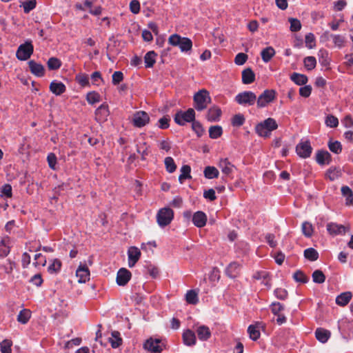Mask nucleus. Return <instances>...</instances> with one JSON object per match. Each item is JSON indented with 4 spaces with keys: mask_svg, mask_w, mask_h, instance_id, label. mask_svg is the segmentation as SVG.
Masks as SVG:
<instances>
[{
    "mask_svg": "<svg viewBox=\"0 0 353 353\" xmlns=\"http://www.w3.org/2000/svg\"><path fill=\"white\" fill-rule=\"evenodd\" d=\"M211 101L210 92L205 89L200 90L193 97L194 109L197 111H202L207 108L208 104L210 103Z\"/></svg>",
    "mask_w": 353,
    "mask_h": 353,
    "instance_id": "1",
    "label": "nucleus"
},
{
    "mask_svg": "<svg viewBox=\"0 0 353 353\" xmlns=\"http://www.w3.org/2000/svg\"><path fill=\"white\" fill-rule=\"evenodd\" d=\"M196 119V112L194 108H188L185 111L179 110L174 116V122L180 125L184 126L186 123H192Z\"/></svg>",
    "mask_w": 353,
    "mask_h": 353,
    "instance_id": "2",
    "label": "nucleus"
},
{
    "mask_svg": "<svg viewBox=\"0 0 353 353\" xmlns=\"http://www.w3.org/2000/svg\"><path fill=\"white\" fill-rule=\"evenodd\" d=\"M173 219L174 211L169 207L160 209L157 214V223L161 228L168 225Z\"/></svg>",
    "mask_w": 353,
    "mask_h": 353,
    "instance_id": "3",
    "label": "nucleus"
},
{
    "mask_svg": "<svg viewBox=\"0 0 353 353\" xmlns=\"http://www.w3.org/2000/svg\"><path fill=\"white\" fill-rule=\"evenodd\" d=\"M34 52V46L31 40H27L21 44L17 50L16 57L20 61H26Z\"/></svg>",
    "mask_w": 353,
    "mask_h": 353,
    "instance_id": "4",
    "label": "nucleus"
},
{
    "mask_svg": "<svg viewBox=\"0 0 353 353\" xmlns=\"http://www.w3.org/2000/svg\"><path fill=\"white\" fill-rule=\"evenodd\" d=\"M165 345L161 343L159 339H153L152 337L147 339L143 343V348L151 353H161Z\"/></svg>",
    "mask_w": 353,
    "mask_h": 353,
    "instance_id": "5",
    "label": "nucleus"
},
{
    "mask_svg": "<svg viewBox=\"0 0 353 353\" xmlns=\"http://www.w3.org/2000/svg\"><path fill=\"white\" fill-rule=\"evenodd\" d=\"M150 121L149 114L145 111L139 110L134 113L132 123L134 127L141 128L149 123Z\"/></svg>",
    "mask_w": 353,
    "mask_h": 353,
    "instance_id": "6",
    "label": "nucleus"
},
{
    "mask_svg": "<svg viewBox=\"0 0 353 353\" xmlns=\"http://www.w3.org/2000/svg\"><path fill=\"white\" fill-rule=\"evenodd\" d=\"M256 99V94L251 91L240 92L235 97V101L240 105H254Z\"/></svg>",
    "mask_w": 353,
    "mask_h": 353,
    "instance_id": "7",
    "label": "nucleus"
},
{
    "mask_svg": "<svg viewBox=\"0 0 353 353\" xmlns=\"http://www.w3.org/2000/svg\"><path fill=\"white\" fill-rule=\"evenodd\" d=\"M312 151L310 143L308 141L300 142L296 147V152L297 154L303 159L310 157Z\"/></svg>",
    "mask_w": 353,
    "mask_h": 353,
    "instance_id": "8",
    "label": "nucleus"
},
{
    "mask_svg": "<svg viewBox=\"0 0 353 353\" xmlns=\"http://www.w3.org/2000/svg\"><path fill=\"white\" fill-rule=\"evenodd\" d=\"M265 332V324L263 322H257L254 325H250L248 332L250 339L256 341L261 336L260 330Z\"/></svg>",
    "mask_w": 353,
    "mask_h": 353,
    "instance_id": "9",
    "label": "nucleus"
},
{
    "mask_svg": "<svg viewBox=\"0 0 353 353\" xmlns=\"http://www.w3.org/2000/svg\"><path fill=\"white\" fill-rule=\"evenodd\" d=\"M132 277V273L125 268L119 270L117 274L116 282L119 286H125Z\"/></svg>",
    "mask_w": 353,
    "mask_h": 353,
    "instance_id": "10",
    "label": "nucleus"
},
{
    "mask_svg": "<svg viewBox=\"0 0 353 353\" xmlns=\"http://www.w3.org/2000/svg\"><path fill=\"white\" fill-rule=\"evenodd\" d=\"M221 115V109L218 105H214L208 109L205 119L209 122H218L220 121Z\"/></svg>",
    "mask_w": 353,
    "mask_h": 353,
    "instance_id": "11",
    "label": "nucleus"
},
{
    "mask_svg": "<svg viewBox=\"0 0 353 353\" xmlns=\"http://www.w3.org/2000/svg\"><path fill=\"white\" fill-rule=\"evenodd\" d=\"M96 121L97 122H104L108 119L110 115L108 105L106 103H102L95 110Z\"/></svg>",
    "mask_w": 353,
    "mask_h": 353,
    "instance_id": "12",
    "label": "nucleus"
},
{
    "mask_svg": "<svg viewBox=\"0 0 353 353\" xmlns=\"http://www.w3.org/2000/svg\"><path fill=\"white\" fill-rule=\"evenodd\" d=\"M141 251L135 246H131L128 250V266L132 268L141 257Z\"/></svg>",
    "mask_w": 353,
    "mask_h": 353,
    "instance_id": "13",
    "label": "nucleus"
},
{
    "mask_svg": "<svg viewBox=\"0 0 353 353\" xmlns=\"http://www.w3.org/2000/svg\"><path fill=\"white\" fill-rule=\"evenodd\" d=\"M327 231L331 236L341 235L345 233V227L343 225L330 222L326 225Z\"/></svg>",
    "mask_w": 353,
    "mask_h": 353,
    "instance_id": "14",
    "label": "nucleus"
},
{
    "mask_svg": "<svg viewBox=\"0 0 353 353\" xmlns=\"http://www.w3.org/2000/svg\"><path fill=\"white\" fill-rule=\"evenodd\" d=\"M28 63L30 71L32 74L38 77H42L45 75L46 70L41 63H37L34 60H30Z\"/></svg>",
    "mask_w": 353,
    "mask_h": 353,
    "instance_id": "15",
    "label": "nucleus"
},
{
    "mask_svg": "<svg viewBox=\"0 0 353 353\" xmlns=\"http://www.w3.org/2000/svg\"><path fill=\"white\" fill-rule=\"evenodd\" d=\"M192 221L196 227L199 228H203L208 221L207 215L203 211H197L192 215Z\"/></svg>",
    "mask_w": 353,
    "mask_h": 353,
    "instance_id": "16",
    "label": "nucleus"
},
{
    "mask_svg": "<svg viewBox=\"0 0 353 353\" xmlns=\"http://www.w3.org/2000/svg\"><path fill=\"white\" fill-rule=\"evenodd\" d=\"M332 161L331 154L326 150H318L316 153V161L320 165H328Z\"/></svg>",
    "mask_w": 353,
    "mask_h": 353,
    "instance_id": "17",
    "label": "nucleus"
},
{
    "mask_svg": "<svg viewBox=\"0 0 353 353\" xmlns=\"http://www.w3.org/2000/svg\"><path fill=\"white\" fill-rule=\"evenodd\" d=\"M77 276L79 277V283H85L90 279V270L87 265L80 264L76 272Z\"/></svg>",
    "mask_w": 353,
    "mask_h": 353,
    "instance_id": "18",
    "label": "nucleus"
},
{
    "mask_svg": "<svg viewBox=\"0 0 353 353\" xmlns=\"http://www.w3.org/2000/svg\"><path fill=\"white\" fill-rule=\"evenodd\" d=\"M241 270V265L236 261L231 262L225 269V274L232 279L237 277Z\"/></svg>",
    "mask_w": 353,
    "mask_h": 353,
    "instance_id": "19",
    "label": "nucleus"
},
{
    "mask_svg": "<svg viewBox=\"0 0 353 353\" xmlns=\"http://www.w3.org/2000/svg\"><path fill=\"white\" fill-rule=\"evenodd\" d=\"M182 339L183 343L187 346L194 345L196 342L195 333L190 329L183 331Z\"/></svg>",
    "mask_w": 353,
    "mask_h": 353,
    "instance_id": "20",
    "label": "nucleus"
},
{
    "mask_svg": "<svg viewBox=\"0 0 353 353\" xmlns=\"http://www.w3.org/2000/svg\"><path fill=\"white\" fill-rule=\"evenodd\" d=\"M50 92L57 96H59L64 93L66 90L65 84L57 80L52 81L49 86Z\"/></svg>",
    "mask_w": 353,
    "mask_h": 353,
    "instance_id": "21",
    "label": "nucleus"
},
{
    "mask_svg": "<svg viewBox=\"0 0 353 353\" xmlns=\"http://www.w3.org/2000/svg\"><path fill=\"white\" fill-rule=\"evenodd\" d=\"M342 175L341 169L339 167L332 166L325 173V177L331 181H334Z\"/></svg>",
    "mask_w": 353,
    "mask_h": 353,
    "instance_id": "22",
    "label": "nucleus"
},
{
    "mask_svg": "<svg viewBox=\"0 0 353 353\" xmlns=\"http://www.w3.org/2000/svg\"><path fill=\"white\" fill-rule=\"evenodd\" d=\"M322 37H325L327 39L331 37L335 46L338 47L339 48H341L344 46L345 39V37L341 34H330L328 31H326L324 32Z\"/></svg>",
    "mask_w": 353,
    "mask_h": 353,
    "instance_id": "23",
    "label": "nucleus"
},
{
    "mask_svg": "<svg viewBox=\"0 0 353 353\" xmlns=\"http://www.w3.org/2000/svg\"><path fill=\"white\" fill-rule=\"evenodd\" d=\"M196 334L199 340L205 341L211 337L210 328L206 325H200L196 329Z\"/></svg>",
    "mask_w": 353,
    "mask_h": 353,
    "instance_id": "24",
    "label": "nucleus"
},
{
    "mask_svg": "<svg viewBox=\"0 0 353 353\" xmlns=\"http://www.w3.org/2000/svg\"><path fill=\"white\" fill-rule=\"evenodd\" d=\"M331 336V333L329 330L319 327L315 331V336L316 339L322 343H326Z\"/></svg>",
    "mask_w": 353,
    "mask_h": 353,
    "instance_id": "25",
    "label": "nucleus"
},
{
    "mask_svg": "<svg viewBox=\"0 0 353 353\" xmlns=\"http://www.w3.org/2000/svg\"><path fill=\"white\" fill-rule=\"evenodd\" d=\"M241 80L243 84H250L255 81V74L250 68H248L242 71Z\"/></svg>",
    "mask_w": 353,
    "mask_h": 353,
    "instance_id": "26",
    "label": "nucleus"
},
{
    "mask_svg": "<svg viewBox=\"0 0 353 353\" xmlns=\"http://www.w3.org/2000/svg\"><path fill=\"white\" fill-rule=\"evenodd\" d=\"M219 166L221 168V171L223 174L229 175L232 172V168L234 165L230 162L228 158L221 159L219 163Z\"/></svg>",
    "mask_w": 353,
    "mask_h": 353,
    "instance_id": "27",
    "label": "nucleus"
},
{
    "mask_svg": "<svg viewBox=\"0 0 353 353\" xmlns=\"http://www.w3.org/2000/svg\"><path fill=\"white\" fill-rule=\"evenodd\" d=\"M157 57V53L154 50L148 52L144 56L145 67L146 68H152L156 63Z\"/></svg>",
    "mask_w": 353,
    "mask_h": 353,
    "instance_id": "28",
    "label": "nucleus"
},
{
    "mask_svg": "<svg viewBox=\"0 0 353 353\" xmlns=\"http://www.w3.org/2000/svg\"><path fill=\"white\" fill-rule=\"evenodd\" d=\"M352 296L350 292H343L336 296V303L340 306H345L350 302Z\"/></svg>",
    "mask_w": 353,
    "mask_h": 353,
    "instance_id": "29",
    "label": "nucleus"
},
{
    "mask_svg": "<svg viewBox=\"0 0 353 353\" xmlns=\"http://www.w3.org/2000/svg\"><path fill=\"white\" fill-rule=\"evenodd\" d=\"M112 338H110L109 341L111 343V346L112 348H118L120 347L123 343V339L121 337V334L119 331H112L111 333Z\"/></svg>",
    "mask_w": 353,
    "mask_h": 353,
    "instance_id": "30",
    "label": "nucleus"
},
{
    "mask_svg": "<svg viewBox=\"0 0 353 353\" xmlns=\"http://www.w3.org/2000/svg\"><path fill=\"white\" fill-rule=\"evenodd\" d=\"M290 79L299 85H305L308 81L307 76L297 72L292 73L290 76Z\"/></svg>",
    "mask_w": 353,
    "mask_h": 353,
    "instance_id": "31",
    "label": "nucleus"
},
{
    "mask_svg": "<svg viewBox=\"0 0 353 353\" xmlns=\"http://www.w3.org/2000/svg\"><path fill=\"white\" fill-rule=\"evenodd\" d=\"M319 61L321 65L328 67L330 63L329 53L325 50H320L318 52Z\"/></svg>",
    "mask_w": 353,
    "mask_h": 353,
    "instance_id": "32",
    "label": "nucleus"
},
{
    "mask_svg": "<svg viewBox=\"0 0 353 353\" xmlns=\"http://www.w3.org/2000/svg\"><path fill=\"white\" fill-rule=\"evenodd\" d=\"M204 176L208 179H216L219 177V172L214 166H206L203 171Z\"/></svg>",
    "mask_w": 353,
    "mask_h": 353,
    "instance_id": "33",
    "label": "nucleus"
},
{
    "mask_svg": "<svg viewBox=\"0 0 353 353\" xmlns=\"http://www.w3.org/2000/svg\"><path fill=\"white\" fill-rule=\"evenodd\" d=\"M191 128L198 138H201L205 132L202 123L196 119L192 123Z\"/></svg>",
    "mask_w": 353,
    "mask_h": 353,
    "instance_id": "34",
    "label": "nucleus"
},
{
    "mask_svg": "<svg viewBox=\"0 0 353 353\" xmlns=\"http://www.w3.org/2000/svg\"><path fill=\"white\" fill-rule=\"evenodd\" d=\"M209 137L212 139H216L223 134V128L221 125H212L209 128Z\"/></svg>",
    "mask_w": 353,
    "mask_h": 353,
    "instance_id": "35",
    "label": "nucleus"
},
{
    "mask_svg": "<svg viewBox=\"0 0 353 353\" xmlns=\"http://www.w3.org/2000/svg\"><path fill=\"white\" fill-rule=\"evenodd\" d=\"M181 174L179 176V181L183 183L184 180L191 179V168L189 165H183L181 168Z\"/></svg>",
    "mask_w": 353,
    "mask_h": 353,
    "instance_id": "36",
    "label": "nucleus"
},
{
    "mask_svg": "<svg viewBox=\"0 0 353 353\" xmlns=\"http://www.w3.org/2000/svg\"><path fill=\"white\" fill-rule=\"evenodd\" d=\"M31 318V312L28 309H23L17 316L18 322L21 324H26Z\"/></svg>",
    "mask_w": 353,
    "mask_h": 353,
    "instance_id": "37",
    "label": "nucleus"
},
{
    "mask_svg": "<svg viewBox=\"0 0 353 353\" xmlns=\"http://www.w3.org/2000/svg\"><path fill=\"white\" fill-rule=\"evenodd\" d=\"M178 47L182 52H188L192 50V41L190 38L183 37Z\"/></svg>",
    "mask_w": 353,
    "mask_h": 353,
    "instance_id": "38",
    "label": "nucleus"
},
{
    "mask_svg": "<svg viewBox=\"0 0 353 353\" xmlns=\"http://www.w3.org/2000/svg\"><path fill=\"white\" fill-rule=\"evenodd\" d=\"M185 301L188 303L196 305L199 302L198 293L194 290H190L185 294Z\"/></svg>",
    "mask_w": 353,
    "mask_h": 353,
    "instance_id": "39",
    "label": "nucleus"
},
{
    "mask_svg": "<svg viewBox=\"0 0 353 353\" xmlns=\"http://www.w3.org/2000/svg\"><path fill=\"white\" fill-rule=\"evenodd\" d=\"M61 61L57 57H50L47 61V66L49 70H57L61 68Z\"/></svg>",
    "mask_w": 353,
    "mask_h": 353,
    "instance_id": "40",
    "label": "nucleus"
},
{
    "mask_svg": "<svg viewBox=\"0 0 353 353\" xmlns=\"http://www.w3.org/2000/svg\"><path fill=\"white\" fill-rule=\"evenodd\" d=\"M304 256L310 261H315L319 259L318 252L313 248H309L304 250Z\"/></svg>",
    "mask_w": 353,
    "mask_h": 353,
    "instance_id": "41",
    "label": "nucleus"
},
{
    "mask_svg": "<svg viewBox=\"0 0 353 353\" xmlns=\"http://www.w3.org/2000/svg\"><path fill=\"white\" fill-rule=\"evenodd\" d=\"M62 263L58 259H54L52 263L48 268V272L50 274H57L60 272L61 268Z\"/></svg>",
    "mask_w": 353,
    "mask_h": 353,
    "instance_id": "42",
    "label": "nucleus"
},
{
    "mask_svg": "<svg viewBox=\"0 0 353 353\" xmlns=\"http://www.w3.org/2000/svg\"><path fill=\"white\" fill-rule=\"evenodd\" d=\"M278 128V124L274 119H266V138L270 136V132Z\"/></svg>",
    "mask_w": 353,
    "mask_h": 353,
    "instance_id": "43",
    "label": "nucleus"
},
{
    "mask_svg": "<svg viewBox=\"0 0 353 353\" xmlns=\"http://www.w3.org/2000/svg\"><path fill=\"white\" fill-rule=\"evenodd\" d=\"M75 81L82 87H89L90 82L88 74L85 73H79L75 77Z\"/></svg>",
    "mask_w": 353,
    "mask_h": 353,
    "instance_id": "44",
    "label": "nucleus"
},
{
    "mask_svg": "<svg viewBox=\"0 0 353 353\" xmlns=\"http://www.w3.org/2000/svg\"><path fill=\"white\" fill-rule=\"evenodd\" d=\"M86 101L90 105H93L101 101V95L96 91H91L86 94Z\"/></svg>",
    "mask_w": 353,
    "mask_h": 353,
    "instance_id": "45",
    "label": "nucleus"
},
{
    "mask_svg": "<svg viewBox=\"0 0 353 353\" xmlns=\"http://www.w3.org/2000/svg\"><path fill=\"white\" fill-rule=\"evenodd\" d=\"M164 163L166 171L169 173H173L176 170V165L171 157H167L164 159Z\"/></svg>",
    "mask_w": 353,
    "mask_h": 353,
    "instance_id": "46",
    "label": "nucleus"
},
{
    "mask_svg": "<svg viewBox=\"0 0 353 353\" xmlns=\"http://www.w3.org/2000/svg\"><path fill=\"white\" fill-rule=\"evenodd\" d=\"M301 230L305 237L310 238L313 234V226L308 221H304L301 225Z\"/></svg>",
    "mask_w": 353,
    "mask_h": 353,
    "instance_id": "47",
    "label": "nucleus"
},
{
    "mask_svg": "<svg viewBox=\"0 0 353 353\" xmlns=\"http://www.w3.org/2000/svg\"><path fill=\"white\" fill-rule=\"evenodd\" d=\"M328 148L331 152L334 154H340L342 151V145L338 141H332L330 140L328 142Z\"/></svg>",
    "mask_w": 353,
    "mask_h": 353,
    "instance_id": "48",
    "label": "nucleus"
},
{
    "mask_svg": "<svg viewBox=\"0 0 353 353\" xmlns=\"http://www.w3.org/2000/svg\"><path fill=\"white\" fill-rule=\"evenodd\" d=\"M245 119L243 114H236L231 119V124L234 127H240L245 123Z\"/></svg>",
    "mask_w": 353,
    "mask_h": 353,
    "instance_id": "49",
    "label": "nucleus"
},
{
    "mask_svg": "<svg viewBox=\"0 0 353 353\" xmlns=\"http://www.w3.org/2000/svg\"><path fill=\"white\" fill-rule=\"evenodd\" d=\"M312 277L313 282L316 283L321 284L324 283L325 281V276L323 274V272L320 270H316L314 271Z\"/></svg>",
    "mask_w": 353,
    "mask_h": 353,
    "instance_id": "50",
    "label": "nucleus"
},
{
    "mask_svg": "<svg viewBox=\"0 0 353 353\" xmlns=\"http://www.w3.org/2000/svg\"><path fill=\"white\" fill-rule=\"evenodd\" d=\"M270 254L274 259L276 264L279 265L283 264L285 256L281 250L276 252L272 251Z\"/></svg>",
    "mask_w": 353,
    "mask_h": 353,
    "instance_id": "51",
    "label": "nucleus"
},
{
    "mask_svg": "<svg viewBox=\"0 0 353 353\" xmlns=\"http://www.w3.org/2000/svg\"><path fill=\"white\" fill-rule=\"evenodd\" d=\"M12 341L9 339H4L0 343V348L1 353H12L11 347Z\"/></svg>",
    "mask_w": 353,
    "mask_h": 353,
    "instance_id": "52",
    "label": "nucleus"
},
{
    "mask_svg": "<svg viewBox=\"0 0 353 353\" xmlns=\"http://www.w3.org/2000/svg\"><path fill=\"white\" fill-rule=\"evenodd\" d=\"M303 63L307 70H312L316 67V60L314 57L310 56L304 59Z\"/></svg>",
    "mask_w": 353,
    "mask_h": 353,
    "instance_id": "53",
    "label": "nucleus"
},
{
    "mask_svg": "<svg viewBox=\"0 0 353 353\" xmlns=\"http://www.w3.org/2000/svg\"><path fill=\"white\" fill-rule=\"evenodd\" d=\"M47 161L48 163V166L50 169H52L53 170H56L57 169V158L54 153L50 152L48 154Z\"/></svg>",
    "mask_w": 353,
    "mask_h": 353,
    "instance_id": "54",
    "label": "nucleus"
},
{
    "mask_svg": "<svg viewBox=\"0 0 353 353\" xmlns=\"http://www.w3.org/2000/svg\"><path fill=\"white\" fill-rule=\"evenodd\" d=\"M0 192V194H2V198H3V196L6 198H11L12 196V189L11 185L8 183L4 184L1 188Z\"/></svg>",
    "mask_w": 353,
    "mask_h": 353,
    "instance_id": "55",
    "label": "nucleus"
},
{
    "mask_svg": "<svg viewBox=\"0 0 353 353\" xmlns=\"http://www.w3.org/2000/svg\"><path fill=\"white\" fill-rule=\"evenodd\" d=\"M37 6L36 0H28L23 2V12L26 14L29 13L31 10L35 8Z\"/></svg>",
    "mask_w": 353,
    "mask_h": 353,
    "instance_id": "56",
    "label": "nucleus"
},
{
    "mask_svg": "<svg viewBox=\"0 0 353 353\" xmlns=\"http://www.w3.org/2000/svg\"><path fill=\"white\" fill-rule=\"evenodd\" d=\"M170 117L168 115H165L159 119L157 125L160 129H168L170 127Z\"/></svg>",
    "mask_w": 353,
    "mask_h": 353,
    "instance_id": "57",
    "label": "nucleus"
},
{
    "mask_svg": "<svg viewBox=\"0 0 353 353\" xmlns=\"http://www.w3.org/2000/svg\"><path fill=\"white\" fill-rule=\"evenodd\" d=\"M293 279L296 282L301 283H305L308 281V278L300 270H297L293 274Z\"/></svg>",
    "mask_w": 353,
    "mask_h": 353,
    "instance_id": "58",
    "label": "nucleus"
},
{
    "mask_svg": "<svg viewBox=\"0 0 353 353\" xmlns=\"http://www.w3.org/2000/svg\"><path fill=\"white\" fill-rule=\"evenodd\" d=\"M124 76L121 71H116L112 76V83L114 85H119L123 81Z\"/></svg>",
    "mask_w": 353,
    "mask_h": 353,
    "instance_id": "59",
    "label": "nucleus"
},
{
    "mask_svg": "<svg viewBox=\"0 0 353 353\" xmlns=\"http://www.w3.org/2000/svg\"><path fill=\"white\" fill-rule=\"evenodd\" d=\"M183 37L178 34H173L168 38V43L172 46H178Z\"/></svg>",
    "mask_w": 353,
    "mask_h": 353,
    "instance_id": "60",
    "label": "nucleus"
},
{
    "mask_svg": "<svg viewBox=\"0 0 353 353\" xmlns=\"http://www.w3.org/2000/svg\"><path fill=\"white\" fill-rule=\"evenodd\" d=\"M34 260L36 261L33 263V265L35 267H37V265L45 266L47 263L46 256L41 253L34 255Z\"/></svg>",
    "mask_w": 353,
    "mask_h": 353,
    "instance_id": "61",
    "label": "nucleus"
},
{
    "mask_svg": "<svg viewBox=\"0 0 353 353\" xmlns=\"http://www.w3.org/2000/svg\"><path fill=\"white\" fill-rule=\"evenodd\" d=\"M289 21L290 23V30L292 32H297L301 28V24L299 19L294 18H290Z\"/></svg>",
    "mask_w": 353,
    "mask_h": 353,
    "instance_id": "62",
    "label": "nucleus"
},
{
    "mask_svg": "<svg viewBox=\"0 0 353 353\" xmlns=\"http://www.w3.org/2000/svg\"><path fill=\"white\" fill-rule=\"evenodd\" d=\"M270 310L274 315L279 314V312L284 310V306L279 302H273L270 305Z\"/></svg>",
    "mask_w": 353,
    "mask_h": 353,
    "instance_id": "63",
    "label": "nucleus"
},
{
    "mask_svg": "<svg viewBox=\"0 0 353 353\" xmlns=\"http://www.w3.org/2000/svg\"><path fill=\"white\" fill-rule=\"evenodd\" d=\"M248 55L243 52L238 53L234 58V63L238 65H243L248 60Z\"/></svg>",
    "mask_w": 353,
    "mask_h": 353,
    "instance_id": "64",
    "label": "nucleus"
}]
</instances>
